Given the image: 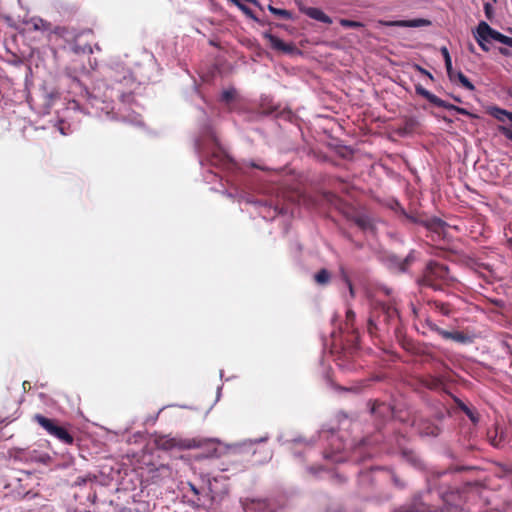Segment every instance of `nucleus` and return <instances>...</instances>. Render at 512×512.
<instances>
[{
    "mask_svg": "<svg viewBox=\"0 0 512 512\" xmlns=\"http://www.w3.org/2000/svg\"><path fill=\"white\" fill-rule=\"evenodd\" d=\"M397 320L398 311L392 303L375 301L368 319L367 330L371 336L376 337L382 332H388L390 326Z\"/></svg>",
    "mask_w": 512,
    "mask_h": 512,
    "instance_id": "nucleus-1",
    "label": "nucleus"
},
{
    "mask_svg": "<svg viewBox=\"0 0 512 512\" xmlns=\"http://www.w3.org/2000/svg\"><path fill=\"white\" fill-rule=\"evenodd\" d=\"M452 280L447 265L437 261H429L423 270L422 275L417 279L421 287H429L434 290L442 289V285Z\"/></svg>",
    "mask_w": 512,
    "mask_h": 512,
    "instance_id": "nucleus-2",
    "label": "nucleus"
},
{
    "mask_svg": "<svg viewBox=\"0 0 512 512\" xmlns=\"http://www.w3.org/2000/svg\"><path fill=\"white\" fill-rule=\"evenodd\" d=\"M442 498L437 495V500L433 499L431 489L416 493L411 502L403 505L399 512H444L443 505L440 504Z\"/></svg>",
    "mask_w": 512,
    "mask_h": 512,
    "instance_id": "nucleus-3",
    "label": "nucleus"
},
{
    "mask_svg": "<svg viewBox=\"0 0 512 512\" xmlns=\"http://www.w3.org/2000/svg\"><path fill=\"white\" fill-rule=\"evenodd\" d=\"M33 420L38 423L50 436L55 437L66 445L74 443L73 435L58 420L47 418L41 414H35Z\"/></svg>",
    "mask_w": 512,
    "mask_h": 512,
    "instance_id": "nucleus-4",
    "label": "nucleus"
},
{
    "mask_svg": "<svg viewBox=\"0 0 512 512\" xmlns=\"http://www.w3.org/2000/svg\"><path fill=\"white\" fill-rule=\"evenodd\" d=\"M476 41L479 44V46L485 50L488 51V47L486 46V43L491 42L492 40L501 42L503 44H506L510 47H512V38L505 36L501 34L500 32L492 29L486 22L481 21L476 29V35H475Z\"/></svg>",
    "mask_w": 512,
    "mask_h": 512,
    "instance_id": "nucleus-5",
    "label": "nucleus"
},
{
    "mask_svg": "<svg viewBox=\"0 0 512 512\" xmlns=\"http://www.w3.org/2000/svg\"><path fill=\"white\" fill-rule=\"evenodd\" d=\"M415 90L418 95L424 97L427 101H429L431 104H433L437 107H442L447 110H453L462 115H470V113L465 108L458 107L456 105H453L451 103H448V102L442 100L438 96L434 95L433 93H431L430 91L425 89L420 84L415 86Z\"/></svg>",
    "mask_w": 512,
    "mask_h": 512,
    "instance_id": "nucleus-6",
    "label": "nucleus"
},
{
    "mask_svg": "<svg viewBox=\"0 0 512 512\" xmlns=\"http://www.w3.org/2000/svg\"><path fill=\"white\" fill-rule=\"evenodd\" d=\"M299 10L310 17L311 19H314L316 21L325 23V24H331L332 19L326 15L321 9L316 7H307L303 4L302 1H296Z\"/></svg>",
    "mask_w": 512,
    "mask_h": 512,
    "instance_id": "nucleus-7",
    "label": "nucleus"
},
{
    "mask_svg": "<svg viewBox=\"0 0 512 512\" xmlns=\"http://www.w3.org/2000/svg\"><path fill=\"white\" fill-rule=\"evenodd\" d=\"M378 24L381 26L387 27H422L428 26L431 22L427 19H413V20H394V21H386V20H378Z\"/></svg>",
    "mask_w": 512,
    "mask_h": 512,
    "instance_id": "nucleus-8",
    "label": "nucleus"
},
{
    "mask_svg": "<svg viewBox=\"0 0 512 512\" xmlns=\"http://www.w3.org/2000/svg\"><path fill=\"white\" fill-rule=\"evenodd\" d=\"M350 220L363 232H374L375 230L373 219L364 212L353 213Z\"/></svg>",
    "mask_w": 512,
    "mask_h": 512,
    "instance_id": "nucleus-9",
    "label": "nucleus"
},
{
    "mask_svg": "<svg viewBox=\"0 0 512 512\" xmlns=\"http://www.w3.org/2000/svg\"><path fill=\"white\" fill-rule=\"evenodd\" d=\"M264 37L269 41L271 48L274 50L281 51L286 54H292L297 50L293 43H285L271 33H265Z\"/></svg>",
    "mask_w": 512,
    "mask_h": 512,
    "instance_id": "nucleus-10",
    "label": "nucleus"
},
{
    "mask_svg": "<svg viewBox=\"0 0 512 512\" xmlns=\"http://www.w3.org/2000/svg\"><path fill=\"white\" fill-rule=\"evenodd\" d=\"M409 219L415 223H419V224L423 225L428 230L435 232L437 234L442 233L444 231L445 227L447 226V224L442 219L437 218V217H433V218H430L427 220H420V221H418L417 219H415L413 217H409Z\"/></svg>",
    "mask_w": 512,
    "mask_h": 512,
    "instance_id": "nucleus-11",
    "label": "nucleus"
},
{
    "mask_svg": "<svg viewBox=\"0 0 512 512\" xmlns=\"http://www.w3.org/2000/svg\"><path fill=\"white\" fill-rule=\"evenodd\" d=\"M416 427H417L418 432L424 436L436 437L441 432L439 426H437L435 423L431 422L430 420L420 419L416 423Z\"/></svg>",
    "mask_w": 512,
    "mask_h": 512,
    "instance_id": "nucleus-12",
    "label": "nucleus"
},
{
    "mask_svg": "<svg viewBox=\"0 0 512 512\" xmlns=\"http://www.w3.org/2000/svg\"><path fill=\"white\" fill-rule=\"evenodd\" d=\"M155 445L158 449L165 450V451H169L174 448H182L183 447L181 440H178L176 438H173V437H170L167 435L158 436L155 439Z\"/></svg>",
    "mask_w": 512,
    "mask_h": 512,
    "instance_id": "nucleus-13",
    "label": "nucleus"
},
{
    "mask_svg": "<svg viewBox=\"0 0 512 512\" xmlns=\"http://www.w3.org/2000/svg\"><path fill=\"white\" fill-rule=\"evenodd\" d=\"M427 305L434 310L435 312L443 315V316H450L454 313L453 306L448 302H443L437 299L429 300L427 302Z\"/></svg>",
    "mask_w": 512,
    "mask_h": 512,
    "instance_id": "nucleus-14",
    "label": "nucleus"
},
{
    "mask_svg": "<svg viewBox=\"0 0 512 512\" xmlns=\"http://www.w3.org/2000/svg\"><path fill=\"white\" fill-rule=\"evenodd\" d=\"M443 339L445 340H452L457 343L461 344H468L472 343L474 341V337L468 333H465L463 331H447L444 334Z\"/></svg>",
    "mask_w": 512,
    "mask_h": 512,
    "instance_id": "nucleus-15",
    "label": "nucleus"
},
{
    "mask_svg": "<svg viewBox=\"0 0 512 512\" xmlns=\"http://www.w3.org/2000/svg\"><path fill=\"white\" fill-rule=\"evenodd\" d=\"M447 75L451 82L455 83L458 81L464 88L469 91H473L475 89L474 85L461 71H455L452 68L450 72H447Z\"/></svg>",
    "mask_w": 512,
    "mask_h": 512,
    "instance_id": "nucleus-16",
    "label": "nucleus"
},
{
    "mask_svg": "<svg viewBox=\"0 0 512 512\" xmlns=\"http://www.w3.org/2000/svg\"><path fill=\"white\" fill-rule=\"evenodd\" d=\"M487 112L489 115L493 116L495 119H497L500 122H503V123L505 121L512 122V112H510V111L493 106V107H489Z\"/></svg>",
    "mask_w": 512,
    "mask_h": 512,
    "instance_id": "nucleus-17",
    "label": "nucleus"
},
{
    "mask_svg": "<svg viewBox=\"0 0 512 512\" xmlns=\"http://www.w3.org/2000/svg\"><path fill=\"white\" fill-rule=\"evenodd\" d=\"M421 383L426 388L431 389V390H438L443 387L442 379L437 376H432V375L424 376L421 380Z\"/></svg>",
    "mask_w": 512,
    "mask_h": 512,
    "instance_id": "nucleus-18",
    "label": "nucleus"
},
{
    "mask_svg": "<svg viewBox=\"0 0 512 512\" xmlns=\"http://www.w3.org/2000/svg\"><path fill=\"white\" fill-rule=\"evenodd\" d=\"M455 402H456V405L457 407L466 414V416L473 422V423H477L479 421V416H478V413L468 407L463 401H461L460 399L456 398L455 399Z\"/></svg>",
    "mask_w": 512,
    "mask_h": 512,
    "instance_id": "nucleus-19",
    "label": "nucleus"
},
{
    "mask_svg": "<svg viewBox=\"0 0 512 512\" xmlns=\"http://www.w3.org/2000/svg\"><path fill=\"white\" fill-rule=\"evenodd\" d=\"M401 346L407 351L415 355L422 354V349L419 344L415 343L413 340L404 338L401 340Z\"/></svg>",
    "mask_w": 512,
    "mask_h": 512,
    "instance_id": "nucleus-20",
    "label": "nucleus"
},
{
    "mask_svg": "<svg viewBox=\"0 0 512 512\" xmlns=\"http://www.w3.org/2000/svg\"><path fill=\"white\" fill-rule=\"evenodd\" d=\"M32 28L36 31H50L51 30V24L47 22L46 20L39 18V17H33L30 22Z\"/></svg>",
    "mask_w": 512,
    "mask_h": 512,
    "instance_id": "nucleus-21",
    "label": "nucleus"
},
{
    "mask_svg": "<svg viewBox=\"0 0 512 512\" xmlns=\"http://www.w3.org/2000/svg\"><path fill=\"white\" fill-rule=\"evenodd\" d=\"M268 10L276 17H279V18H282L285 20L293 19V14L289 10L276 8L272 5H268Z\"/></svg>",
    "mask_w": 512,
    "mask_h": 512,
    "instance_id": "nucleus-22",
    "label": "nucleus"
},
{
    "mask_svg": "<svg viewBox=\"0 0 512 512\" xmlns=\"http://www.w3.org/2000/svg\"><path fill=\"white\" fill-rule=\"evenodd\" d=\"M420 126L419 121L415 117H406L404 119V130L406 132H414Z\"/></svg>",
    "mask_w": 512,
    "mask_h": 512,
    "instance_id": "nucleus-23",
    "label": "nucleus"
},
{
    "mask_svg": "<svg viewBox=\"0 0 512 512\" xmlns=\"http://www.w3.org/2000/svg\"><path fill=\"white\" fill-rule=\"evenodd\" d=\"M314 279L318 284L325 285L330 281V273L326 269H321L315 274Z\"/></svg>",
    "mask_w": 512,
    "mask_h": 512,
    "instance_id": "nucleus-24",
    "label": "nucleus"
},
{
    "mask_svg": "<svg viewBox=\"0 0 512 512\" xmlns=\"http://www.w3.org/2000/svg\"><path fill=\"white\" fill-rule=\"evenodd\" d=\"M440 52L444 58L446 71L450 72L452 69V60L448 48L446 46H443L440 48Z\"/></svg>",
    "mask_w": 512,
    "mask_h": 512,
    "instance_id": "nucleus-25",
    "label": "nucleus"
},
{
    "mask_svg": "<svg viewBox=\"0 0 512 512\" xmlns=\"http://www.w3.org/2000/svg\"><path fill=\"white\" fill-rule=\"evenodd\" d=\"M425 326L430 330V331H433L435 333H437L439 336H441L442 338L444 337V334L446 332V330L440 328L436 323H434L432 320L430 319H426L425 320Z\"/></svg>",
    "mask_w": 512,
    "mask_h": 512,
    "instance_id": "nucleus-26",
    "label": "nucleus"
},
{
    "mask_svg": "<svg viewBox=\"0 0 512 512\" xmlns=\"http://www.w3.org/2000/svg\"><path fill=\"white\" fill-rule=\"evenodd\" d=\"M391 474V479L394 484V486L398 489H404L406 488V482L401 479L394 471L388 470Z\"/></svg>",
    "mask_w": 512,
    "mask_h": 512,
    "instance_id": "nucleus-27",
    "label": "nucleus"
},
{
    "mask_svg": "<svg viewBox=\"0 0 512 512\" xmlns=\"http://www.w3.org/2000/svg\"><path fill=\"white\" fill-rule=\"evenodd\" d=\"M340 25L345 28H362L364 24L359 21L349 20V19H341Z\"/></svg>",
    "mask_w": 512,
    "mask_h": 512,
    "instance_id": "nucleus-28",
    "label": "nucleus"
},
{
    "mask_svg": "<svg viewBox=\"0 0 512 512\" xmlns=\"http://www.w3.org/2000/svg\"><path fill=\"white\" fill-rule=\"evenodd\" d=\"M51 32L61 38H67V36L70 35L69 29L63 26H56L51 30Z\"/></svg>",
    "mask_w": 512,
    "mask_h": 512,
    "instance_id": "nucleus-29",
    "label": "nucleus"
},
{
    "mask_svg": "<svg viewBox=\"0 0 512 512\" xmlns=\"http://www.w3.org/2000/svg\"><path fill=\"white\" fill-rule=\"evenodd\" d=\"M415 260L413 252L409 253L405 259L400 264V270L405 272L409 268V266L412 264V262Z\"/></svg>",
    "mask_w": 512,
    "mask_h": 512,
    "instance_id": "nucleus-30",
    "label": "nucleus"
},
{
    "mask_svg": "<svg viewBox=\"0 0 512 512\" xmlns=\"http://www.w3.org/2000/svg\"><path fill=\"white\" fill-rule=\"evenodd\" d=\"M415 260L413 252L409 253L405 259L400 264V270L405 272L409 268V266L412 264V262Z\"/></svg>",
    "mask_w": 512,
    "mask_h": 512,
    "instance_id": "nucleus-31",
    "label": "nucleus"
},
{
    "mask_svg": "<svg viewBox=\"0 0 512 512\" xmlns=\"http://www.w3.org/2000/svg\"><path fill=\"white\" fill-rule=\"evenodd\" d=\"M497 131L503 134L507 139L512 140V128L505 125H498Z\"/></svg>",
    "mask_w": 512,
    "mask_h": 512,
    "instance_id": "nucleus-32",
    "label": "nucleus"
},
{
    "mask_svg": "<svg viewBox=\"0 0 512 512\" xmlns=\"http://www.w3.org/2000/svg\"><path fill=\"white\" fill-rule=\"evenodd\" d=\"M477 272H479V274L483 276L485 279H488L492 275V270L489 268L488 265L484 264L478 265Z\"/></svg>",
    "mask_w": 512,
    "mask_h": 512,
    "instance_id": "nucleus-33",
    "label": "nucleus"
},
{
    "mask_svg": "<svg viewBox=\"0 0 512 512\" xmlns=\"http://www.w3.org/2000/svg\"><path fill=\"white\" fill-rule=\"evenodd\" d=\"M403 456L406 458L407 461L412 462L413 464H416L417 462V456L412 451H406L404 450L402 452Z\"/></svg>",
    "mask_w": 512,
    "mask_h": 512,
    "instance_id": "nucleus-34",
    "label": "nucleus"
},
{
    "mask_svg": "<svg viewBox=\"0 0 512 512\" xmlns=\"http://www.w3.org/2000/svg\"><path fill=\"white\" fill-rule=\"evenodd\" d=\"M235 92L233 90H225L222 93V100L229 102L234 99Z\"/></svg>",
    "mask_w": 512,
    "mask_h": 512,
    "instance_id": "nucleus-35",
    "label": "nucleus"
},
{
    "mask_svg": "<svg viewBox=\"0 0 512 512\" xmlns=\"http://www.w3.org/2000/svg\"><path fill=\"white\" fill-rule=\"evenodd\" d=\"M415 69H416L417 71H419L421 74H423V75H425V76L429 77L431 80H433V76H432V74H431L429 71H427L426 69L422 68V67H421V66H419V65H415Z\"/></svg>",
    "mask_w": 512,
    "mask_h": 512,
    "instance_id": "nucleus-36",
    "label": "nucleus"
},
{
    "mask_svg": "<svg viewBox=\"0 0 512 512\" xmlns=\"http://www.w3.org/2000/svg\"><path fill=\"white\" fill-rule=\"evenodd\" d=\"M187 485H188V487H189L190 491H191L195 496H197V497H198V496L200 495V491H199V489H198V488H197L193 483L188 482V483H187Z\"/></svg>",
    "mask_w": 512,
    "mask_h": 512,
    "instance_id": "nucleus-37",
    "label": "nucleus"
},
{
    "mask_svg": "<svg viewBox=\"0 0 512 512\" xmlns=\"http://www.w3.org/2000/svg\"><path fill=\"white\" fill-rule=\"evenodd\" d=\"M347 322H352L355 319V313L352 310H348L346 313Z\"/></svg>",
    "mask_w": 512,
    "mask_h": 512,
    "instance_id": "nucleus-38",
    "label": "nucleus"
},
{
    "mask_svg": "<svg viewBox=\"0 0 512 512\" xmlns=\"http://www.w3.org/2000/svg\"><path fill=\"white\" fill-rule=\"evenodd\" d=\"M346 283H347V285H348V288H349L350 294H351L352 296H354V289H353V285H352L351 281H350L347 277H346Z\"/></svg>",
    "mask_w": 512,
    "mask_h": 512,
    "instance_id": "nucleus-39",
    "label": "nucleus"
},
{
    "mask_svg": "<svg viewBox=\"0 0 512 512\" xmlns=\"http://www.w3.org/2000/svg\"><path fill=\"white\" fill-rule=\"evenodd\" d=\"M490 13H491V6L487 3V4H485V14H486L487 18H489V19L491 17Z\"/></svg>",
    "mask_w": 512,
    "mask_h": 512,
    "instance_id": "nucleus-40",
    "label": "nucleus"
},
{
    "mask_svg": "<svg viewBox=\"0 0 512 512\" xmlns=\"http://www.w3.org/2000/svg\"><path fill=\"white\" fill-rule=\"evenodd\" d=\"M22 388H23L24 392H26V391L30 390L31 385H30V383L28 381H24L22 383Z\"/></svg>",
    "mask_w": 512,
    "mask_h": 512,
    "instance_id": "nucleus-41",
    "label": "nucleus"
},
{
    "mask_svg": "<svg viewBox=\"0 0 512 512\" xmlns=\"http://www.w3.org/2000/svg\"><path fill=\"white\" fill-rule=\"evenodd\" d=\"M500 51H501V53H503V54H507V53H508L507 49H503V48H501V49H500Z\"/></svg>",
    "mask_w": 512,
    "mask_h": 512,
    "instance_id": "nucleus-42",
    "label": "nucleus"
},
{
    "mask_svg": "<svg viewBox=\"0 0 512 512\" xmlns=\"http://www.w3.org/2000/svg\"><path fill=\"white\" fill-rule=\"evenodd\" d=\"M443 120L447 121V122H451L450 119H447L446 117H443Z\"/></svg>",
    "mask_w": 512,
    "mask_h": 512,
    "instance_id": "nucleus-43",
    "label": "nucleus"
}]
</instances>
